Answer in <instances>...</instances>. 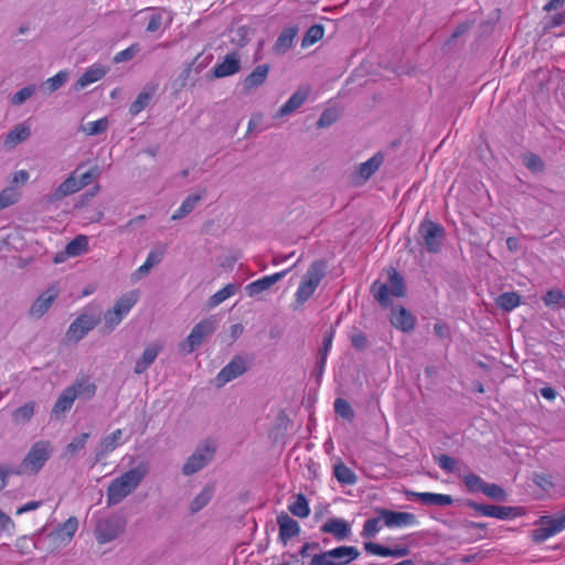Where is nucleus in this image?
<instances>
[{"label":"nucleus","instance_id":"nucleus-1","mask_svg":"<svg viewBox=\"0 0 565 565\" xmlns=\"http://www.w3.org/2000/svg\"><path fill=\"white\" fill-rule=\"evenodd\" d=\"M146 475L147 468L145 466H138L114 479L107 489V503L109 505L120 503L135 491Z\"/></svg>","mask_w":565,"mask_h":565},{"label":"nucleus","instance_id":"nucleus-2","mask_svg":"<svg viewBox=\"0 0 565 565\" xmlns=\"http://www.w3.org/2000/svg\"><path fill=\"white\" fill-rule=\"evenodd\" d=\"M140 298L138 290H130L121 295L113 305L110 309H108L104 313L103 318V328L105 331L110 332L130 312V310L135 307Z\"/></svg>","mask_w":565,"mask_h":565},{"label":"nucleus","instance_id":"nucleus-3","mask_svg":"<svg viewBox=\"0 0 565 565\" xmlns=\"http://www.w3.org/2000/svg\"><path fill=\"white\" fill-rule=\"evenodd\" d=\"M324 276V266L320 262H315L302 276L295 299L298 305H303L315 294Z\"/></svg>","mask_w":565,"mask_h":565},{"label":"nucleus","instance_id":"nucleus-4","mask_svg":"<svg viewBox=\"0 0 565 565\" xmlns=\"http://www.w3.org/2000/svg\"><path fill=\"white\" fill-rule=\"evenodd\" d=\"M360 556L355 546H338L335 548L316 554L310 565H348Z\"/></svg>","mask_w":565,"mask_h":565},{"label":"nucleus","instance_id":"nucleus-5","mask_svg":"<svg viewBox=\"0 0 565 565\" xmlns=\"http://www.w3.org/2000/svg\"><path fill=\"white\" fill-rule=\"evenodd\" d=\"M375 299L383 306H387L391 297H402L405 294V286L402 277L395 269L388 271L387 284L375 281L372 286Z\"/></svg>","mask_w":565,"mask_h":565},{"label":"nucleus","instance_id":"nucleus-6","mask_svg":"<svg viewBox=\"0 0 565 565\" xmlns=\"http://www.w3.org/2000/svg\"><path fill=\"white\" fill-rule=\"evenodd\" d=\"M52 451L53 447L50 441L39 440L34 443L22 460L24 471H28V475H33L40 471L51 457Z\"/></svg>","mask_w":565,"mask_h":565},{"label":"nucleus","instance_id":"nucleus-7","mask_svg":"<svg viewBox=\"0 0 565 565\" xmlns=\"http://www.w3.org/2000/svg\"><path fill=\"white\" fill-rule=\"evenodd\" d=\"M216 321L213 318H206L196 323L185 341L181 344V350L185 353H191L196 350L203 341L214 332Z\"/></svg>","mask_w":565,"mask_h":565},{"label":"nucleus","instance_id":"nucleus-8","mask_svg":"<svg viewBox=\"0 0 565 565\" xmlns=\"http://www.w3.org/2000/svg\"><path fill=\"white\" fill-rule=\"evenodd\" d=\"M99 315L93 309L85 310L70 326L66 337L70 341L82 340L98 323Z\"/></svg>","mask_w":565,"mask_h":565},{"label":"nucleus","instance_id":"nucleus-9","mask_svg":"<svg viewBox=\"0 0 565 565\" xmlns=\"http://www.w3.org/2000/svg\"><path fill=\"white\" fill-rule=\"evenodd\" d=\"M565 529V511L556 516H542L532 537L535 542H544Z\"/></svg>","mask_w":565,"mask_h":565},{"label":"nucleus","instance_id":"nucleus-10","mask_svg":"<svg viewBox=\"0 0 565 565\" xmlns=\"http://www.w3.org/2000/svg\"><path fill=\"white\" fill-rule=\"evenodd\" d=\"M420 239L428 252L437 253L444 241V228L431 221H425L418 230Z\"/></svg>","mask_w":565,"mask_h":565},{"label":"nucleus","instance_id":"nucleus-11","mask_svg":"<svg viewBox=\"0 0 565 565\" xmlns=\"http://www.w3.org/2000/svg\"><path fill=\"white\" fill-rule=\"evenodd\" d=\"M215 448L212 443H204L188 458L183 466L184 475H193L205 467L213 458Z\"/></svg>","mask_w":565,"mask_h":565},{"label":"nucleus","instance_id":"nucleus-12","mask_svg":"<svg viewBox=\"0 0 565 565\" xmlns=\"http://www.w3.org/2000/svg\"><path fill=\"white\" fill-rule=\"evenodd\" d=\"M376 513L383 519V525L388 529H402L416 526L418 520L415 514L409 512H397L387 509H376Z\"/></svg>","mask_w":565,"mask_h":565},{"label":"nucleus","instance_id":"nucleus-13","mask_svg":"<svg viewBox=\"0 0 565 565\" xmlns=\"http://www.w3.org/2000/svg\"><path fill=\"white\" fill-rule=\"evenodd\" d=\"M78 529V521L76 518H68L63 524H61L56 530L49 534V539L52 540L55 548L64 547L74 537L76 531Z\"/></svg>","mask_w":565,"mask_h":565},{"label":"nucleus","instance_id":"nucleus-14","mask_svg":"<svg viewBox=\"0 0 565 565\" xmlns=\"http://www.w3.org/2000/svg\"><path fill=\"white\" fill-rule=\"evenodd\" d=\"M128 440L129 435H126L124 429H115L100 440L96 451V459L100 460L106 458L109 454H111L115 449Z\"/></svg>","mask_w":565,"mask_h":565},{"label":"nucleus","instance_id":"nucleus-15","mask_svg":"<svg viewBox=\"0 0 565 565\" xmlns=\"http://www.w3.org/2000/svg\"><path fill=\"white\" fill-rule=\"evenodd\" d=\"M148 13L147 32L154 33L169 28L173 21L171 11L164 8H148L143 10Z\"/></svg>","mask_w":565,"mask_h":565},{"label":"nucleus","instance_id":"nucleus-16","mask_svg":"<svg viewBox=\"0 0 565 565\" xmlns=\"http://www.w3.org/2000/svg\"><path fill=\"white\" fill-rule=\"evenodd\" d=\"M125 529V523L119 519H110L100 522L95 531L96 540L100 544L108 543L117 539Z\"/></svg>","mask_w":565,"mask_h":565},{"label":"nucleus","instance_id":"nucleus-17","mask_svg":"<svg viewBox=\"0 0 565 565\" xmlns=\"http://www.w3.org/2000/svg\"><path fill=\"white\" fill-rule=\"evenodd\" d=\"M247 371L246 361L241 358H234L228 364H226L217 374L215 382L217 386H223L228 382L235 380Z\"/></svg>","mask_w":565,"mask_h":565},{"label":"nucleus","instance_id":"nucleus-18","mask_svg":"<svg viewBox=\"0 0 565 565\" xmlns=\"http://www.w3.org/2000/svg\"><path fill=\"white\" fill-rule=\"evenodd\" d=\"M472 508L476 512L483 516L495 518L499 520H508L520 516L522 514L520 509L512 507L476 503L472 504Z\"/></svg>","mask_w":565,"mask_h":565},{"label":"nucleus","instance_id":"nucleus-19","mask_svg":"<svg viewBox=\"0 0 565 565\" xmlns=\"http://www.w3.org/2000/svg\"><path fill=\"white\" fill-rule=\"evenodd\" d=\"M58 296V288L56 286L49 287L43 291L30 308V315L34 318H41L51 308L53 302Z\"/></svg>","mask_w":565,"mask_h":565},{"label":"nucleus","instance_id":"nucleus-20","mask_svg":"<svg viewBox=\"0 0 565 565\" xmlns=\"http://www.w3.org/2000/svg\"><path fill=\"white\" fill-rule=\"evenodd\" d=\"M108 72L109 67L102 63L92 64L89 67L86 68V71L74 84V89L77 92L84 89L88 85L94 84L104 78Z\"/></svg>","mask_w":565,"mask_h":565},{"label":"nucleus","instance_id":"nucleus-21","mask_svg":"<svg viewBox=\"0 0 565 565\" xmlns=\"http://www.w3.org/2000/svg\"><path fill=\"white\" fill-rule=\"evenodd\" d=\"M88 250V238L85 235H78L72 239L65 247V250L56 254L54 262L56 264L64 262L67 257H76Z\"/></svg>","mask_w":565,"mask_h":565},{"label":"nucleus","instance_id":"nucleus-22","mask_svg":"<svg viewBox=\"0 0 565 565\" xmlns=\"http://www.w3.org/2000/svg\"><path fill=\"white\" fill-rule=\"evenodd\" d=\"M288 271L289 269H285L273 275L265 276L255 281H252L245 287V290L249 297H255L260 292L269 289L274 284L282 279L288 274Z\"/></svg>","mask_w":565,"mask_h":565},{"label":"nucleus","instance_id":"nucleus-23","mask_svg":"<svg viewBox=\"0 0 565 565\" xmlns=\"http://www.w3.org/2000/svg\"><path fill=\"white\" fill-rule=\"evenodd\" d=\"M161 350H162V345L160 343H158V342L149 343L145 348L140 358L136 361L135 369H134L135 373L136 374L145 373L151 366V364L156 361V359L159 355V353L161 352Z\"/></svg>","mask_w":565,"mask_h":565},{"label":"nucleus","instance_id":"nucleus-24","mask_svg":"<svg viewBox=\"0 0 565 565\" xmlns=\"http://www.w3.org/2000/svg\"><path fill=\"white\" fill-rule=\"evenodd\" d=\"M321 531L333 535L338 541L348 539L351 535V525L343 519L333 518L326 521Z\"/></svg>","mask_w":565,"mask_h":565},{"label":"nucleus","instance_id":"nucleus-25","mask_svg":"<svg viewBox=\"0 0 565 565\" xmlns=\"http://www.w3.org/2000/svg\"><path fill=\"white\" fill-rule=\"evenodd\" d=\"M310 94L309 87H300L296 90L290 98L279 108L277 115L285 117L298 109L307 100Z\"/></svg>","mask_w":565,"mask_h":565},{"label":"nucleus","instance_id":"nucleus-26","mask_svg":"<svg viewBox=\"0 0 565 565\" xmlns=\"http://www.w3.org/2000/svg\"><path fill=\"white\" fill-rule=\"evenodd\" d=\"M277 523L279 526V537L285 543L290 539L297 536L300 532L299 523L291 519L287 513H280L277 516Z\"/></svg>","mask_w":565,"mask_h":565},{"label":"nucleus","instance_id":"nucleus-27","mask_svg":"<svg viewBox=\"0 0 565 565\" xmlns=\"http://www.w3.org/2000/svg\"><path fill=\"white\" fill-rule=\"evenodd\" d=\"M408 498H416L422 503L427 505L446 507L452 504V497L449 494L433 493V492H408Z\"/></svg>","mask_w":565,"mask_h":565},{"label":"nucleus","instance_id":"nucleus-28","mask_svg":"<svg viewBox=\"0 0 565 565\" xmlns=\"http://www.w3.org/2000/svg\"><path fill=\"white\" fill-rule=\"evenodd\" d=\"M239 71V58L236 54H227L225 58L213 68V75L217 78L236 74Z\"/></svg>","mask_w":565,"mask_h":565},{"label":"nucleus","instance_id":"nucleus-29","mask_svg":"<svg viewBox=\"0 0 565 565\" xmlns=\"http://www.w3.org/2000/svg\"><path fill=\"white\" fill-rule=\"evenodd\" d=\"M162 250H151L147 255L145 263L132 273V281H138L141 278L146 277L150 273V270L162 260Z\"/></svg>","mask_w":565,"mask_h":565},{"label":"nucleus","instance_id":"nucleus-30","mask_svg":"<svg viewBox=\"0 0 565 565\" xmlns=\"http://www.w3.org/2000/svg\"><path fill=\"white\" fill-rule=\"evenodd\" d=\"M75 391L74 388L66 387L57 397L53 408L52 415L58 417L63 415L65 412L70 411L75 402Z\"/></svg>","mask_w":565,"mask_h":565},{"label":"nucleus","instance_id":"nucleus-31","mask_svg":"<svg viewBox=\"0 0 565 565\" xmlns=\"http://www.w3.org/2000/svg\"><path fill=\"white\" fill-rule=\"evenodd\" d=\"M391 321L393 326L404 332L409 331L415 326V319L405 308H397L392 311Z\"/></svg>","mask_w":565,"mask_h":565},{"label":"nucleus","instance_id":"nucleus-32","mask_svg":"<svg viewBox=\"0 0 565 565\" xmlns=\"http://www.w3.org/2000/svg\"><path fill=\"white\" fill-rule=\"evenodd\" d=\"M269 67L265 64L256 66L253 72L244 79L245 90H252L263 85L268 76Z\"/></svg>","mask_w":565,"mask_h":565},{"label":"nucleus","instance_id":"nucleus-33","mask_svg":"<svg viewBox=\"0 0 565 565\" xmlns=\"http://www.w3.org/2000/svg\"><path fill=\"white\" fill-rule=\"evenodd\" d=\"M30 136V127L25 124H20L10 130L4 138V146L13 148L20 142L26 140Z\"/></svg>","mask_w":565,"mask_h":565},{"label":"nucleus","instance_id":"nucleus-34","mask_svg":"<svg viewBox=\"0 0 565 565\" xmlns=\"http://www.w3.org/2000/svg\"><path fill=\"white\" fill-rule=\"evenodd\" d=\"M296 36V30L292 28L285 29L276 40L273 51L276 54H285L292 46L294 39Z\"/></svg>","mask_w":565,"mask_h":565},{"label":"nucleus","instance_id":"nucleus-35","mask_svg":"<svg viewBox=\"0 0 565 565\" xmlns=\"http://www.w3.org/2000/svg\"><path fill=\"white\" fill-rule=\"evenodd\" d=\"M383 163V156L381 153L374 154L372 158L362 162L359 166L358 174L362 180H367L371 175H373L381 164Z\"/></svg>","mask_w":565,"mask_h":565},{"label":"nucleus","instance_id":"nucleus-36","mask_svg":"<svg viewBox=\"0 0 565 565\" xmlns=\"http://www.w3.org/2000/svg\"><path fill=\"white\" fill-rule=\"evenodd\" d=\"M82 190V184L77 180V170H75L55 191L56 198L66 196Z\"/></svg>","mask_w":565,"mask_h":565},{"label":"nucleus","instance_id":"nucleus-37","mask_svg":"<svg viewBox=\"0 0 565 565\" xmlns=\"http://www.w3.org/2000/svg\"><path fill=\"white\" fill-rule=\"evenodd\" d=\"M36 403L29 401L12 413V420L18 424H25L31 420L35 413Z\"/></svg>","mask_w":565,"mask_h":565},{"label":"nucleus","instance_id":"nucleus-38","mask_svg":"<svg viewBox=\"0 0 565 565\" xmlns=\"http://www.w3.org/2000/svg\"><path fill=\"white\" fill-rule=\"evenodd\" d=\"M74 388L76 398L89 399L95 395L96 386L88 379L77 380L74 384L70 385Z\"/></svg>","mask_w":565,"mask_h":565},{"label":"nucleus","instance_id":"nucleus-39","mask_svg":"<svg viewBox=\"0 0 565 565\" xmlns=\"http://www.w3.org/2000/svg\"><path fill=\"white\" fill-rule=\"evenodd\" d=\"M333 473L341 484L352 486L358 481L354 471L342 462L334 466Z\"/></svg>","mask_w":565,"mask_h":565},{"label":"nucleus","instance_id":"nucleus-40","mask_svg":"<svg viewBox=\"0 0 565 565\" xmlns=\"http://www.w3.org/2000/svg\"><path fill=\"white\" fill-rule=\"evenodd\" d=\"M214 489L213 487L206 486L204 487L200 493H198L194 499L190 503L191 512L195 513L202 510L213 498Z\"/></svg>","mask_w":565,"mask_h":565},{"label":"nucleus","instance_id":"nucleus-41","mask_svg":"<svg viewBox=\"0 0 565 565\" xmlns=\"http://www.w3.org/2000/svg\"><path fill=\"white\" fill-rule=\"evenodd\" d=\"M109 127L107 117L99 118L95 121H88L81 126L79 130L86 136H97L105 132Z\"/></svg>","mask_w":565,"mask_h":565},{"label":"nucleus","instance_id":"nucleus-42","mask_svg":"<svg viewBox=\"0 0 565 565\" xmlns=\"http://www.w3.org/2000/svg\"><path fill=\"white\" fill-rule=\"evenodd\" d=\"M237 291V286L234 284H228L218 291H216L213 296L209 299V306L211 308H214L222 302H224L230 297L234 296Z\"/></svg>","mask_w":565,"mask_h":565},{"label":"nucleus","instance_id":"nucleus-43","mask_svg":"<svg viewBox=\"0 0 565 565\" xmlns=\"http://www.w3.org/2000/svg\"><path fill=\"white\" fill-rule=\"evenodd\" d=\"M289 511L298 518H307L310 514L308 500L302 494H297L294 502L288 505Z\"/></svg>","mask_w":565,"mask_h":565},{"label":"nucleus","instance_id":"nucleus-44","mask_svg":"<svg viewBox=\"0 0 565 565\" xmlns=\"http://www.w3.org/2000/svg\"><path fill=\"white\" fill-rule=\"evenodd\" d=\"M497 305L505 311H511L520 305V296L516 292H504L497 298Z\"/></svg>","mask_w":565,"mask_h":565},{"label":"nucleus","instance_id":"nucleus-45","mask_svg":"<svg viewBox=\"0 0 565 565\" xmlns=\"http://www.w3.org/2000/svg\"><path fill=\"white\" fill-rule=\"evenodd\" d=\"M383 519L379 514L377 518H372L365 521L361 535L366 539H373L381 531Z\"/></svg>","mask_w":565,"mask_h":565},{"label":"nucleus","instance_id":"nucleus-46","mask_svg":"<svg viewBox=\"0 0 565 565\" xmlns=\"http://www.w3.org/2000/svg\"><path fill=\"white\" fill-rule=\"evenodd\" d=\"M543 301L547 307H565V296L558 289L547 291Z\"/></svg>","mask_w":565,"mask_h":565},{"label":"nucleus","instance_id":"nucleus-47","mask_svg":"<svg viewBox=\"0 0 565 565\" xmlns=\"http://www.w3.org/2000/svg\"><path fill=\"white\" fill-rule=\"evenodd\" d=\"M324 31L321 25H312L302 40V46H310L323 38Z\"/></svg>","mask_w":565,"mask_h":565},{"label":"nucleus","instance_id":"nucleus-48","mask_svg":"<svg viewBox=\"0 0 565 565\" xmlns=\"http://www.w3.org/2000/svg\"><path fill=\"white\" fill-rule=\"evenodd\" d=\"M70 73L66 70L60 71L54 76L50 77L45 84L47 85L50 92H55L60 87H62L68 79Z\"/></svg>","mask_w":565,"mask_h":565},{"label":"nucleus","instance_id":"nucleus-49","mask_svg":"<svg viewBox=\"0 0 565 565\" xmlns=\"http://www.w3.org/2000/svg\"><path fill=\"white\" fill-rule=\"evenodd\" d=\"M481 492L484 493L487 497L499 501H503L507 497L505 491L494 483L484 482Z\"/></svg>","mask_w":565,"mask_h":565},{"label":"nucleus","instance_id":"nucleus-50","mask_svg":"<svg viewBox=\"0 0 565 565\" xmlns=\"http://www.w3.org/2000/svg\"><path fill=\"white\" fill-rule=\"evenodd\" d=\"M524 166L533 173H540L544 170V163L540 157L533 153L523 157Z\"/></svg>","mask_w":565,"mask_h":565},{"label":"nucleus","instance_id":"nucleus-51","mask_svg":"<svg viewBox=\"0 0 565 565\" xmlns=\"http://www.w3.org/2000/svg\"><path fill=\"white\" fill-rule=\"evenodd\" d=\"M151 99V94L148 92H141L136 100L130 105L129 111L132 115L139 114L141 110L146 108Z\"/></svg>","mask_w":565,"mask_h":565},{"label":"nucleus","instance_id":"nucleus-52","mask_svg":"<svg viewBox=\"0 0 565 565\" xmlns=\"http://www.w3.org/2000/svg\"><path fill=\"white\" fill-rule=\"evenodd\" d=\"M19 199V192L17 191V189L10 186V188H7L4 189L1 193H0V210L9 206V205H12L13 203H15Z\"/></svg>","mask_w":565,"mask_h":565},{"label":"nucleus","instance_id":"nucleus-53","mask_svg":"<svg viewBox=\"0 0 565 565\" xmlns=\"http://www.w3.org/2000/svg\"><path fill=\"white\" fill-rule=\"evenodd\" d=\"M15 532V522L11 519L10 515L4 513L0 509V535L8 534L13 535Z\"/></svg>","mask_w":565,"mask_h":565},{"label":"nucleus","instance_id":"nucleus-54","mask_svg":"<svg viewBox=\"0 0 565 565\" xmlns=\"http://www.w3.org/2000/svg\"><path fill=\"white\" fill-rule=\"evenodd\" d=\"M139 50H140V47L137 43L131 44L127 49L116 53L114 56V62L118 64V63L129 61L137 55Z\"/></svg>","mask_w":565,"mask_h":565},{"label":"nucleus","instance_id":"nucleus-55","mask_svg":"<svg viewBox=\"0 0 565 565\" xmlns=\"http://www.w3.org/2000/svg\"><path fill=\"white\" fill-rule=\"evenodd\" d=\"M205 195V191L204 190H201L199 192H195V193H192L190 195H188L183 202L181 203V206L188 211V213H191L195 206L198 205V203L204 198Z\"/></svg>","mask_w":565,"mask_h":565},{"label":"nucleus","instance_id":"nucleus-56","mask_svg":"<svg viewBox=\"0 0 565 565\" xmlns=\"http://www.w3.org/2000/svg\"><path fill=\"white\" fill-rule=\"evenodd\" d=\"M89 438L88 433H83L79 436L75 437L66 447V451L71 455L76 454L77 451L82 450L87 440Z\"/></svg>","mask_w":565,"mask_h":565},{"label":"nucleus","instance_id":"nucleus-57","mask_svg":"<svg viewBox=\"0 0 565 565\" xmlns=\"http://www.w3.org/2000/svg\"><path fill=\"white\" fill-rule=\"evenodd\" d=\"M364 550L372 555L381 557H391V548L377 543L367 542L364 544Z\"/></svg>","mask_w":565,"mask_h":565},{"label":"nucleus","instance_id":"nucleus-58","mask_svg":"<svg viewBox=\"0 0 565 565\" xmlns=\"http://www.w3.org/2000/svg\"><path fill=\"white\" fill-rule=\"evenodd\" d=\"M36 90L34 85H29L18 90L12 97V104L21 105L28 100Z\"/></svg>","mask_w":565,"mask_h":565},{"label":"nucleus","instance_id":"nucleus-59","mask_svg":"<svg viewBox=\"0 0 565 565\" xmlns=\"http://www.w3.org/2000/svg\"><path fill=\"white\" fill-rule=\"evenodd\" d=\"M463 482L470 492L481 491L483 481L475 473H469L463 477Z\"/></svg>","mask_w":565,"mask_h":565},{"label":"nucleus","instance_id":"nucleus-60","mask_svg":"<svg viewBox=\"0 0 565 565\" xmlns=\"http://www.w3.org/2000/svg\"><path fill=\"white\" fill-rule=\"evenodd\" d=\"M334 411L343 418L351 419L353 417V411L350 404L342 398L335 399Z\"/></svg>","mask_w":565,"mask_h":565},{"label":"nucleus","instance_id":"nucleus-61","mask_svg":"<svg viewBox=\"0 0 565 565\" xmlns=\"http://www.w3.org/2000/svg\"><path fill=\"white\" fill-rule=\"evenodd\" d=\"M98 175H99V170L96 167H94L83 173H79L77 171V180H78V183L82 184V189L84 186L88 185L92 182V180L97 178Z\"/></svg>","mask_w":565,"mask_h":565},{"label":"nucleus","instance_id":"nucleus-62","mask_svg":"<svg viewBox=\"0 0 565 565\" xmlns=\"http://www.w3.org/2000/svg\"><path fill=\"white\" fill-rule=\"evenodd\" d=\"M437 463L438 466L447 471V472H451L455 470V467H456V461L454 458L447 456V455H441L437 458Z\"/></svg>","mask_w":565,"mask_h":565},{"label":"nucleus","instance_id":"nucleus-63","mask_svg":"<svg viewBox=\"0 0 565 565\" xmlns=\"http://www.w3.org/2000/svg\"><path fill=\"white\" fill-rule=\"evenodd\" d=\"M42 507V501H30L15 510V515H22L26 512L34 511Z\"/></svg>","mask_w":565,"mask_h":565},{"label":"nucleus","instance_id":"nucleus-64","mask_svg":"<svg viewBox=\"0 0 565 565\" xmlns=\"http://www.w3.org/2000/svg\"><path fill=\"white\" fill-rule=\"evenodd\" d=\"M332 339H333V334L332 333L327 334L324 337V339H323V343H322V348H321V362H322V364L326 362L327 354H328L329 350L331 349Z\"/></svg>","mask_w":565,"mask_h":565}]
</instances>
